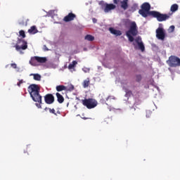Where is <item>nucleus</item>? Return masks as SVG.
I'll return each instance as SVG.
<instances>
[{
  "instance_id": "a878e982",
  "label": "nucleus",
  "mask_w": 180,
  "mask_h": 180,
  "mask_svg": "<svg viewBox=\"0 0 180 180\" xmlns=\"http://www.w3.org/2000/svg\"><path fill=\"white\" fill-rule=\"evenodd\" d=\"M43 50H44V51H49V48H47V46L44 45Z\"/></svg>"
},
{
  "instance_id": "dca6fc26",
  "label": "nucleus",
  "mask_w": 180,
  "mask_h": 180,
  "mask_svg": "<svg viewBox=\"0 0 180 180\" xmlns=\"http://www.w3.org/2000/svg\"><path fill=\"white\" fill-rule=\"evenodd\" d=\"M56 96L58 103H63L64 102V97L63 95H61L60 93H56Z\"/></svg>"
},
{
  "instance_id": "72a5a7b5",
  "label": "nucleus",
  "mask_w": 180,
  "mask_h": 180,
  "mask_svg": "<svg viewBox=\"0 0 180 180\" xmlns=\"http://www.w3.org/2000/svg\"><path fill=\"white\" fill-rule=\"evenodd\" d=\"M49 109H50V108H44V110L47 111V110H49Z\"/></svg>"
},
{
  "instance_id": "473e14b6",
  "label": "nucleus",
  "mask_w": 180,
  "mask_h": 180,
  "mask_svg": "<svg viewBox=\"0 0 180 180\" xmlns=\"http://www.w3.org/2000/svg\"><path fill=\"white\" fill-rule=\"evenodd\" d=\"M170 27L171 29H173V30L175 29V27L174 25H172Z\"/></svg>"
},
{
  "instance_id": "c85d7f7f",
  "label": "nucleus",
  "mask_w": 180,
  "mask_h": 180,
  "mask_svg": "<svg viewBox=\"0 0 180 180\" xmlns=\"http://www.w3.org/2000/svg\"><path fill=\"white\" fill-rule=\"evenodd\" d=\"M68 91H74V86L73 85H70L69 89H68Z\"/></svg>"
},
{
  "instance_id": "6e6552de",
  "label": "nucleus",
  "mask_w": 180,
  "mask_h": 180,
  "mask_svg": "<svg viewBox=\"0 0 180 180\" xmlns=\"http://www.w3.org/2000/svg\"><path fill=\"white\" fill-rule=\"evenodd\" d=\"M156 37L158 40H165V30L162 27H158L156 30Z\"/></svg>"
},
{
  "instance_id": "7c9ffc66",
  "label": "nucleus",
  "mask_w": 180,
  "mask_h": 180,
  "mask_svg": "<svg viewBox=\"0 0 180 180\" xmlns=\"http://www.w3.org/2000/svg\"><path fill=\"white\" fill-rule=\"evenodd\" d=\"M36 106H37V108H41V105L39 103H36Z\"/></svg>"
},
{
  "instance_id": "cd10ccee",
  "label": "nucleus",
  "mask_w": 180,
  "mask_h": 180,
  "mask_svg": "<svg viewBox=\"0 0 180 180\" xmlns=\"http://www.w3.org/2000/svg\"><path fill=\"white\" fill-rule=\"evenodd\" d=\"M22 84H23V80H20V81L17 83V85H18V86H20V85H22Z\"/></svg>"
},
{
  "instance_id": "c756f323",
  "label": "nucleus",
  "mask_w": 180,
  "mask_h": 180,
  "mask_svg": "<svg viewBox=\"0 0 180 180\" xmlns=\"http://www.w3.org/2000/svg\"><path fill=\"white\" fill-rule=\"evenodd\" d=\"M114 4H115V5H117V4H119V2H120V1L119 0H113Z\"/></svg>"
},
{
  "instance_id": "4468645a",
  "label": "nucleus",
  "mask_w": 180,
  "mask_h": 180,
  "mask_svg": "<svg viewBox=\"0 0 180 180\" xmlns=\"http://www.w3.org/2000/svg\"><path fill=\"white\" fill-rule=\"evenodd\" d=\"M38 32L39 30H37V28L34 25L32 26L30 29L28 30V33H30V34H36Z\"/></svg>"
},
{
  "instance_id": "423d86ee",
  "label": "nucleus",
  "mask_w": 180,
  "mask_h": 180,
  "mask_svg": "<svg viewBox=\"0 0 180 180\" xmlns=\"http://www.w3.org/2000/svg\"><path fill=\"white\" fill-rule=\"evenodd\" d=\"M82 103L84 106H86L87 109H94L98 106V101L94 98H85L82 100Z\"/></svg>"
},
{
  "instance_id": "1a4fd4ad",
  "label": "nucleus",
  "mask_w": 180,
  "mask_h": 180,
  "mask_svg": "<svg viewBox=\"0 0 180 180\" xmlns=\"http://www.w3.org/2000/svg\"><path fill=\"white\" fill-rule=\"evenodd\" d=\"M44 101L47 105H51V103H54V96L51 94H48L44 96Z\"/></svg>"
},
{
  "instance_id": "2f4dec72",
  "label": "nucleus",
  "mask_w": 180,
  "mask_h": 180,
  "mask_svg": "<svg viewBox=\"0 0 180 180\" xmlns=\"http://www.w3.org/2000/svg\"><path fill=\"white\" fill-rule=\"evenodd\" d=\"M93 22H94V23H96V18H93Z\"/></svg>"
},
{
  "instance_id": "39448f33",
  "label": "nucleus",
  "mask_w": 180,
  "mask_h": 180,
  "mask_svg": "<svg viewBox=\"0 0 180 180\" xmlns=\"http://www.w3.org/2000/svg\"><path fill=\"white\" fill-rule=\"evenodd\" d=\"M167 65L170 68H176L180 67V58L178 56H171L169 59L166 61Z\"/></svg>"
},
{
  "instance_id": "5701e85b",
  "label": "nucleus",
  "mask_w": 180,
  "mask_h": 180,
  "mask_svg": "<svg viewBox=\"0 0 180 180\" xmlns=\"http://www.w3.org/2000/svg\"><path fill=\"white\" fill-rule=\"evenodd\" d=\"M49 110L50 113H53V115H55V116H57V113H56V110L54 108H49Z\"/></svg>"
},
{
  "instance_id": "bb28decb",
  "label": "nucleus",
  "mask_w": 180,
  "mask_h": 180,
  "mask_svg": "<svg viewBox=\"0 0 180 180\" xmlns=\"http://www.w3.org/2000/svg\"><path fill=\"white\" fill-rule=\"evenodd\" d=\"M11 66L13 68H14V69H16V68H17V65H16V63H11Z\"/></svg>"
},
{
  "instance_id": "20e7f679",
  "label": "nucleus",
  "mask_w": 180,
  "mask_h": 180,
  "mask_svg": "<svg viewBox=\"0 0 180 180\" xmlns=\"http://www.w3.org/2000/svg\"><path fill=\"white\" fill-rule=\"evenodd\" d=\"M46 63H47V58L46 57L34 56L30 60V64L33 67H39L40 64H44Z\"/></svg>"
},
{
  "instance_id": "aec40b11",
  "label": "nucleus",
  "mask_w": 180,
  "mask_h": 180,
  "mask_svg": "<svg viewBox=\"0 0 180 180\" xmlns=\"http://www.w3.org/2000/svg\"><path fill=\"white\" fill-rule=\"evenodd\" d=\"M85 40H88V41H94L95 40V37L91 35V34H87L84 37Z\"/></svg>"
},
{
  "instance_id": "4c0bfd02",
  "label": "nucleus",
  "mask_w": 180,
  "mask_h": 180,
  "mask_svg": "<svg viewBox=\"0 0 180 180\" xmlns=\"http://www.w3.org/2000/svg\"><path fill=\"white\" fill-rule=\"evenodd\" d=\"M69 103H68L67 106H68Z\"/></svg>"
},
{
  "instance_id": "6ab92c4d",
  "label": "nucleus",
  "mask_w": 180,
  "mask_h": 180,
  "mask_svg": "<svg viewBox=\"0 0 180 180\" xmlns=\"http://www.w3.org/2000/svg\"><path fill=\"white\" fill-rule=\"evenodd\" d=\"M178 8H179L178 4H174L171 6L170 11H171V12H173V13L176 12V11H178Z\"/></svg>"
},
{
  "instance_id": "393cba45",
  "label": "nucleus",
  "mask_w": 180,
  "mask_h": 180,
  "mask_svg": "<svg viewBox=\"0 0 180 180\" xmlns=\"http://www.w3.org/2000/svg\"><path fill=\"white\" fill-rule=\"evenodd\" d=\"M110 99H115V96H109L108 97H107V98H105V102H106V101H109V100H110Z\"/></svg>"
},
{
  "instance_id": "9b49d317",
  "label": "nucleus",
  "mask_w": 180,
  "mask_h": 180,
  "mask_svg": "<svg viewBox=\"0 0 180 180\" xmlns=\"http://www.w3.org/2000/svg\"><path fill=\"white\" fill-rule=\"evenodd\" d=\"M77 18V15L72 13H69L68 15L65 16L63 18L64 22H71Z\"/></svg>"
},
{
  "instance_id": "7ed1b4c3",
  "label": "nucleus",
  "mask_w": 180,
  "mask_h": 180,
  "mask_svg": "<svg viewBox=\"0 0 180 180\" xmlns=\"http://www.w3.org/2000/svg\"><path fill=\"white\" fill-rule=\"evenodd\" d=\"M27 91L34 102L41 103V96L40 95V87L37 84H31L28 86Z\"/></svg>"
},
{
  "instance_id": "f03ea898",
  "label": "nucleus",
  "mask_w": 180,
  "mask_h": 180,
  "mask_svg": "<svg viewBox=\"0 0 180 180\" xmlns=\"http://www.w3.org/2000/svg\"><path fill=\"white\" fill-rule=\"evenodd\" d=\"M137 34H139L137 24H136V22H131L129 25V30L126 32V36L128 38L129 41H130V43H133L135 50H141V51L143 52L146 50V47L144 46L143 41H141V37H138L135 39L134 37L137 36Z\"/></svg>"
},
{
  "instance_id": "a211bd4d",
  "label": "nucleus",
  "mask_w": 180,
  "mask_h": 180,
  "mask_svg": "<svg viewBox=\"0 0 180 180\" xmlns=\"http://www.w3.org/2000/svg\"><path fill=\"white\" fill-rule=\"evenodd\" d=\"M89 84H91L89 78H87L86 79L84 80L82 83L83 88H88L89 86Z\"/></svg>"
},
{
  "instance_id": "f3484780",
  "label": "nucleus",
  "mask_w": 180,
  "mask_h": 180,
  "mask_svg": "<svg viewBox=\"0 0 180 180\" xmlns=\"http://www.w3.org/2000/svg\"><path fill=\"white\" fill-rule=\"evenodd\" d=\"M56 89L58 92H61V91H67V86L64 85L56 86Z\"/></svg>"
},
{
  "instance_id": "b1692460",
  "label": "nucleus",
  "mask_w": 180,
  "mask_h": 180,
  "mask_svg": "<svg viewBox=\"0 0 180 180\" xmlns=\"http://www.w3.org/2000/svg\"><path fill=\"white\" fill-rule=\"evenodd\" d=\"M136 82H140L141 81V75H136Z\"/></svg>"
},
{
  "instance_id": "4be33fe9",
  "label": "nucleus",
  "mask_w": 180,
  "mask_h": 180,
  "mask_svg": "<svg viewBox=\"0 0 180 180\" xmlns=\"http://www.w3.org/2000/svg\"><path fill=\"white\" fill-rule=\"evenodd\" d=\"M19 34L22 39H25V37H26V34L22 30L19 31Z\"/></svg>"
},
{
  "instance_id": "e433bc0d",
  "label": "nucleus",
  "mask_w": 180,
  "mask_h": 180,
  "mask_svg": "<svg viewBox=\"0 0 180 180\" xmlns=\"http://www.w3.org/2000/svg\"><path fill=\"white\" fill-rule=\"evenodd\" d=\"M58 113H59V114H60V111H58Z\"/></svg>"
},
{
  "instance_id": "f257e3e1",
  "label": "nucleus",
  "mask_w": 180,
  "mask_h": 180,
  "mask_svg": "<svg viewBox=\"0 0 180 180\" xmlns=\"http://www.w3.org/2000/svg\"><path fill=\"white\" fill-rule=\"evenodd\" d=\"M150 9L151 5H150L149 3H143L141 6V9L139 11V13L143 18H148V16L154 18L155 19H157L158 22H165L171 18V13H161L160 11H150Z\"/></svg>"
},
{
  "instance_id": "ddd939ff",
  "label": "nucleus",
  "mask_w": 180,
  "mask_h": 180,
  "mask_svg": "<svg viewBox=\"0 0 180 180\" xmlns=\"http://www.w3.org/2000/svg\"><path fill=\"white\" fill-rule=\"evenodd\" d=\"M109 31L112 34H115V36H122V32L120 30H115L113 27H110Z\"/></svg>"
},
{
  "instance_id": "0eeeda50",
  "label": "nucleus",
  "mask_w": 180,
  "mask_h": 180,
  "mask_svg": "<svg viewBox=\"0 0 180 180\" xmlns=\"http://www.w3.org/2000/svg\"><path fill=\"white\" fill-rule=\"evenodd\" d=\"M15 50L17 51H20V50H26L27 49V41H25V39H18L17 44L15 46Z\"/></svg>"
},
{
  "instance_id": "9d476101",
  "label": "nucleus",
  "mask_w": 180,
  "mask_h": 180,
  "mask_svg": "<svg viewBox=\"0 0 180 180\" xmlns=\"http://www.w3.org/2000/svg\"><path fill=\"white\" fill-rule=\"evenodd\" d=\"M103 5L105 6L104 12H105V13H108L110 11H113V9L116 8V6L113 4H104Z\"/></svg>"
},
{
  "instance_id": "c9c22d12",
  "label": "nucleus",
  "mask_w": 180,
  "mask_h": 180,
  "mask_svg": "<svg viewBox=\"0 0 180 180\" xmlns=\"http://www.w3.org/2000/svg\"><path fill=\"white\" fill-rule=\"evenodd\" d=\"M84 120H86V118L84 117Z\"/></svg>"
},
{
  "instance_id": "f704fd0d",
  "label": "nucleus",
  "mask_w": 180,
  "mask_h": 180,
  "mask_svg": "<svg viewBox=\"0 0 180 180\" xmlns=\"http://www.w3.org/2000/svg\"><path fill=\"white\" fill-rule=\"evenodd\" d=\"M103 4V1H101V2L100 3V4Z\"/></svg>"
},
{
  "instance_id": "2eb2a0df",
  "label": "nucleus",
  "mask_w": 180,
  "mask_h": 180,
  "mask_svg": "<svg viewBox=\"0 0 180 180\" xmlns=\"http://www.w3.org/2000/svg\"><path fill=\"white\" fill-rule=\"evenodd\" d=\"M77 64H78V62H77V60H73L72 63L69 64L68 70H73V71H75V67L77 66Z\"/></svg>"
},
{
  "instance_id": "412c9836",
  "label": "nucleus",
  "mask_w": 180,
  "mask_h": 180,
  "mask_svg": "<svg viewBox=\"0 0 180 180\" xmlns=\"http://www.w3.org/2000/svg\"><path fill=\"white\" fill-rule=\"evenodd\" d=\"M34 79L35 81H40L41 79V76L39 74H34Z\"/></svg>"
},
{
  "instance_id": "f8f14e48",
  "label": "nucleus",
  "mask_w": 180,
  "mask_h": 180,
  "mask_svg": "<svg viewBox=\"0 0 180 180\" xmlns=\"http://www.w3.org/2000/svg\"><path fill=\"white\" fill-rule=\"evenodd\" d=\"M120 2V7L124 11H127L129 8V0H122Z\"/></svg>"
}]
</instances>
